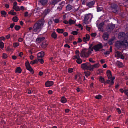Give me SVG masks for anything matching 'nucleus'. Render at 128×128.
<instances>
[{
    "label": "nucleus",
    "instance_id": "f257e3e1",
    "mask_svg": "<svg viewBox=\"0 0 128 128\" xmlns=\"http://www.w3.org/2000/svg\"><path fill=\"white\" fill-rule=\"evenodd\" d=\"M44 22L43 20H42L39 21L35 24L32 28L33 30L35 32L38 30H40L42 28Z\"/></svg>",
    "mask_w": 128,
    "mask_h": 128
},
{
    "label": "nucleus",
    "instance_id": "f03ea898",
    "mask_svg": "<svg viewBox=\"0 0 128 128\" xmlns=\"http://www.w3.org/2000/svg\"><path fill=\"white\" fill-rule=\"evenodd\" d=\"M128 45V42L126 40H124L123 41H118L116 42V47L119 48L122 46L126 47Z\"/></svg>",
    "mask_w": 128,
    "mask_h": 128
},
{
    "label": "nucleus",
    "instance_id": "7ed1b4c3",
    "mask_svg": "<svg viewBox=\"0 0 128 128\" xmlns=\"http://www.w3.org/2000/svg\"><path fill=\"white\" fill-rule=\"evenodd\" d=\"M91 53V51L89 49H83L80 52V56L81 57H87Z\"/></svg>",
    "mask_w": 128,
    "mask_h": 128
},
{
    "label": "nucleus",
    "instance_id": "20e7f679",
    "mask_svg": "<svg viewBox=\"0 0 128 128\" xmlns=\"http://www.w3.org/2000/svg\"><path fill=\"white\" fill-rule=\"evenodd\" d=\"M91 66V64L90 63L86 62L85 64H82L81 65V67L84 70H89Z\"/></svg>",
    "mask_w": 128,
    "mask_h": 128
},
{
    "label": "nucleus",
    "instance_id": "39448f33",
    "mask_svg": "<svg viewBox=\"0 0 128 128\" xmlns=\"http://www.w3.org/2000/svg\"><path fill=\"white\" fill-rule=\"evenodd\" d=\"M119 8L118 6L114 4H112L111 6V9L112 11L113 12L116 13V12Z\"/></svg>",
    "mask_w": 128,
    "mask_h": 128
},
{
    "label": "nucleus",
    "instance_id": "423d86ee",
    "mask_svg": "<svg viewBox=\"0 0 128 128\" xmlns=\"http://www.w3.org/2000/svg\"><path fill=\"white\" fill-rule=\"evenodd\" d=\"M92 16L90 14H86L84 16V23L85 24H88V22L87 21L90 18H92Z\"/></svg>",
    "mask_w": 128,
    "mask_h": 128
},
{
    "label": "nucleus",
    "instance_id": "0eeeda50",
    "mask_svg": "<svg viewBox=\"0 0 128 128\" xmlns=\"http://www.w3.org/2000/svg\"><path fill=\"white\" fill-rule=\"evenodd\" d=\"M26 66L27 69L29 70L30 72H31L32 74H33L34 73V71L32 69V68L30 66L29 63L28 62H26L25 64Z\"/></svg>",
    "mask_w": 128,
    "mask_h": 128
},
{
    "label": "nucleus",
    "instance_id": "6e6552de",
    "mask_svg": "<svg viewBox=\"0 0 128 128\" xmlns=\"http://www.w3.org/2000/svg\"><path fill=\"white\" fill-rule=\"evenodd\" d=\"M65 2V1H63L59 3L57 6V9L59 10L60 11L61 10L62 7L64 6Z\"/></svg>",
    "mask_w": 128,
    "mask_h": 128
},
{
    "label": "nucleus",
    "instance_id": "1a4fd4ad",
    "mask_svg": "<svg viewBox=\"0 0 128 128\" xmlns=\"http://www.w3.org/2000/svg\"><path fill=\"white\" fill-rule=\"evenodd\" d=\"M114 27V25L110 24L107 26L106 30L108 32H110L112 30Z\"/></svg>",
    "mask_w": 128,
    "mask_h": 128
},
{
    "label": "nucleus",
    "instance_id": "9d476101",
    "mask_svg": "<svg viewBox=\"0 0 128 128\" xmlns=\"http://www.w3.org/2000/svg\"><path fill=\"white\" fill-rule=\"evenodd\" d=\"M115 55L116 57L121 58L122 59H124V58L122 53L119 52H116L115 53Z\"/></svg>",
    "mask_w": 128,
    "mask_h": 128
},
{
    "label": "nucleus",
    "instance_id": "9b49d317",
    "mask_svg": "<svg viewBox=\"0 0 128 128\" xmlns=\"http://www.w3.org/2000/svg\"><path fill=\"white\" fill-rule=\"evenodd\" d=\"M102 47V45L101 43H100L94 46V49L96 51H98Z\"/></svg>",
    "mask_w": 128,
    "mask_h": 128
},
{
    "label": "nucleus",
    "instance_id": "f8f14e48",
    "mask_svg": "<svg viewBox=\"0 0 128 128\" xmlns=\"http://www.w3.org/2000/svg\"><path fill=\"white\" fill-rule=\"evenodd\" d=\"M100 66V65L99 63L94 64L92 66L91 65V66L90 69H89V70L90 71H92L94 68H97Z\"/></svg>",
    "mask_w": 128,
    "mask_h": 128
},
{
    "label": "nucleus",
    "instance_id": "ddd939ff",
    "mask_svg": "<svg viewBox=\"0 0 128 128\" xmlns=\"http://www.w3.org/2000/svg\"><path fill=\"white\" fill-rule=\"evenodd\" d=\"M90 36L89 34H86L85 36L84 37L83 39V41L85 42L89 40Z\"/></svg>",
    "mask_w": 128,
    "mask_h": 128
},
{
    "label": "nucleus",
    "instance_id": "4468645a",
    "mask_svg": "<svg viewBox=\"0 0 128 128\" xmlns=\"http://www.w3.org/2000/svg\"><path fill=\"white\" fill-rule=\"evenodd\" d=\"M114 78H112L110 79H108L106 82V83H107L111 85H112L114 83L113 80Z\"/></svg>",
    "mask_w": 128,
    "mask_h": 128
},
{
    "label": "nucleus",
    "instance_id": "2eb2a0df",
    "mask_svg": "<svg viewBox=\"0 0 128 128\" xmlns=\"http://www.w3.org/2000/svg\"><path fill=\"white\" fill-rule=\"evenodd\" d=\"M94 3L95 1L93 0L87 3L86 5L87 6H88L90 8H91L94 5Z\"/></svg>",
    "mask_w": 128,
    "mask_h": 128
},
{
    "label": "nucleus",
    "instance_id": "dca6fc26",
    "mask_svg": "<svg viewBox=\"0 0 128 128\" xmlns=\"http://www.w3.org/2000/svg\"><path fill=\"white\" fill-rule=\"evenodd\" d=\"M102 37L104 40H107L108 38V34L106 32H105L103 35Z\"/></svg>",
    "mask_w": 128,
    "mask_h": 128
},
{
    "label": "nucleus",
    "instance_id": "f3484780",
    "mask_svg": "<svg viewBox=\"0 0 128 128\" xmlns=\"http://www.w3.org/2000/svg\"><path fill=\"white\" fill-rule=\"evenodd\" d=\"M46 86L47 87H48L52 85L53 84V82L52 81H47L46 83Z\"/></svg>",
    "mask_w": 128,
    "mask_h": 128
},
{
    "label": "nucleus",
    "instance_id": "a211bd4d",
    "mask_svg": "<svg viewBox=\"0 0 128 128\" xmlns=\"http://www.w3.org/2000/svg\"><path fill=\"white\" fill-rule=\"evenodd\" d=\"M107 74L108 78L109 79L114 78H112V74L111 71L109 70H108L107 71Z\"/></svg>",
    "mask_w": 128,
    "mask_h": 128
},
{
    "label": "nucleus",
    "instance_id": "6ab92c4d",
    "mask_svg": "<svg viewBox=\"0 0 128 128\" xmlns=\"http://www.w3.org/2000/svg\"><path fill=\"white\" fill-rule=\"evenodd\" d=\"M44 56V52L42 51L38 53L37 54V56L38 57L42 58Z\"/></svg>",
    "mask_w": 128,
    "mask_h": 128
},
{
    "label": "nucleus",
    "instance_id": "aec40b11",
    "mask_svg": "<svg viewBox=\"0 0 128 128\" xmlns=\"http://www.w3.org/2000/svg\"><path fill=\"white\" fill-rule=\"evenodd\" d=\"M103 25L104 24L103 23H101L99 25L98 27L99 30L102 32H103V30L102 28Z\"/></svg>",
    "mask_w": 128,
    "mask_h": 128
},
{
    "label": "nucleus",
    "instance_id": "412c9836",
    "mask_svg": "<svg viewBox=\"0 0 128 128\" xmlns=\"http://www.w3.org/2000/svg\"><path fill=\"white\" fill-rule=\"evenodd\" d=\"M99 80L101 82L104 83V84H106V82L105 81L104 78L100 76L99 78Z\"/></svg>",
    "mask_w": 128,
    "mask_h": 128
},
{
    "label": "nucleus",
    "instance_id": "4be33fe9",
    "mask_svg": "<svg viewBox=\"0 0 128 128\" xmlns=\"http://www.w3.org/2000/svg\"><path fill=\"white\" fill-rule=\"evenodd\" d=\"M48 2V0H39V2L43 5L46 4Z\"/></svg>",
    "mask_w": 128,
    "mask_h": 128
},
{
    "label": "nucleus",
    "instance_id": "5701e85b",
    "mask_svg": "<svg viewBox=\"0 0 128 128\" xmlns=\"http://www.w3.org/2000/svg\"><path fill=\"white\" fill-rule=\"evenodd\" d=\"M44 39L45 38L44 37H42V38L39 37L36 39V41L37 42L39 43L44 40Z\"/></svg>",
    "mask_w": 128,
    "mask_h": 128
},
{
    "label": "nucleus",
    "instance_id": "b1692460",
    "mask_svg": "<svg viewBox=\"0 0 128 128\" xmlns=\"http://www.w3.org/2000/svg\"><path fill=\"white\" fill-rule=\"evenodd\" d=\"M125 36V33L123 32H120L118 35V37L121 38H122L124 37Z\"/></svg>",
    "mask_w": 128,
    "mask_h": 128
},
{
    "label": "nucleus",
    "instance_id": "393cba45",
    "mask_svg": "<svg viewBox=\"0 0 128 128\" xmlns=\"http://www.w3.org/2000/svg\"><path fill=\"white\" fill-rule=\"evenodd\" d=\"M115 38V37L114 36L112 37L110 40L108 42V43L110 45H112V44L113 43V41L114 40Z\"/></svg>",
    "mask_w": 128,
    "mask_h": 128
},
{
    "label": "nucleus",
    "instance_id": "a878e982",
    "mask_svg": "<svg viewBox=\"0 0 128 128\" xmlns=\"http://www.w3.org/2000/svg\"><path fill=\"white\" fill-rule=\"evenodd\" d=\"M60 0H52L50 2V4L54 5Z\"/></svg>",
    "mask_w": 128,
    "mask_h": 128
},
{
    "label": "nucleus",
    "instance_id": "bb28decb",
    "mask_svg": "<svg viewBox=\"0 0 128 128\" xmlns=\"http://www.w3.org/2000/svg\"><path fill=\"white\" fill-rule=\"evenodd\" d=\"M66 10L68 11H69L72 9V6L70 5H68L66 6Z\"/></svg>",
    "mask_w": 128,
    "mask_h": 128
},
{
    "label": "nucleus",
    "instance_id": "cd10ccee",
    "mask_svg": "<svg viewBox=\"0 0 128 128\" xmlns=\"http://www.w3.org/2000/svg\"><path fill=\"white\" fill-rule=\"evenodd\" d=\"M47 45V44L46 42H43L41 46L42 48H44L46 47Z\"/></svg>",
    "mask_w": 128,
    "mask_h": 128
},
{
    "label": "nucleus",
    "instance_id": "c85d7f7f",
    "mask_svg": "<svg viewBox=\"0 0 128 128\" xmlns=\"http://www.w3.org/2000/svg\"><path fill=\"white\" fill-rule=\"evenodd\" d=\"M61 102L63 103H65L66 101V100L64 97H63L61 99Z\"/></svg>",
    "mask_w": 128,
    "mask_h": 128
},
{
    "label": "nucleus",
    "instance_id": "c756f323",
    "mask_svg": "<svg viewBox=\"0 0 128 128\" xmlns=\"http://www.w3.org/2000/svg\"><path fill=\"white\" fill-rule=\"evenodd\" d=\"M22 71V70L20 67H18L17 68H16V72H18V73H20Z\"/></svg>",
    "mask_w": 128,
    "mask_h": 128
},
{
    "label": "nucleus",
    "instance_id": "7c9ffc66",
    "mask_svg": "<svg viewBox=\"0 0 128 128\" xmlns=\"http://www.w3.org/2000/svg\"><path fill=\"white\" fill-rule=\"evenodd\" d=\"M13 8L16 11H18L20 10V9L19 7L18 6H13Z\"/></svg>",
    "mask_w": 128,
    "mask_h": 128
},
{
    "label": "nucleus",
    "instance_id": "2f4dec72",
    "mask_svg": "<svg viewBox=\"0 0 128 128\" xmlns=\"http://www.w3.org/2000/svg\"><path fill=\"white\" fill-rule=\"evenodd\" d=\"M75 22V21L72 19H70L68 20V23L70 24H74Z\"/></svg>",
    "mask_w": 128,
    "mask_h": 128
},
{
    "label": "nucleus",
    "instance_id": "473e14b6",
    "mask_svg": "<svg viewBox=\"0 0 128 128\" xmlns=\"http://www.w3.org/2000/svg\"><path fill=\"white\" fill-rule=\"evenodd\" d=\"M56 31L58 32L59 33H62L64 32L63 30L61 29H57Z\"/></svg>",
    "mask_w": 128,
    "mask_h": 128
},
{
    "label": "nucleus",
    "instance_id": "72a5a7b5",
    "mask_svg": "<svg viewBox=\"0 0 128 128\" xmlns=\"http://www.w3.org/2000/svg\"><path fill=\"white\" fill-rule=\"evenodd\" d=\"M13 10H11L8 13L9 14H10L12 15H16V13L15 12H14Z\"/></svg>",
    "mask_w": 128,
    "mask_h": 128
},
{
    "label": "nucleus",
    "instance_id": "f704fd0d",
    "mask_svg": "<svg viewBox=\"0 0 128 128\" xmlns=\"http://www.w3.org/2000/svg\"><path fill=\"white\" fill-rule=\"evenodd\" d=\"M76 62L78 64H80L82 63V60L79 58L77 59Z\"/></svg>",
    "mask_w": 128,
    "mask_h": 128
},
{
    "label": "nucleus",
    "instance_id": "c9c22d12",
    "mask_svg": "<svg viewBox=\"0 0 128 128\" xmlns=\"http://www.w3.org/2000/svg\"><path fill=\"white\" fill-rule=\"evenodd\" d=\"M116 64L120 67H122L123 65L122 64L121 62L119 61H117Z\"/></svg>",
    "mask_w": 128,
    "mask_h": 128
},
{
    "label": "nucleus",
    "instance_id": "e433bc0d",
    "mask_svg": "<svg viewBox=\"0 0 128 128\" xmlns=\"http://www.w3.org/2000/svg\"><path fill=\"white\" fill-rule=\"evenodd\" d=\"M52 38H56L57 37V35L55 32H53L52 34Z\"/></svg>",
    "mask_w": 128,
    "mask_h": 128
},
{
    "label": "nucleus",
    "instance_id": "4c0bfd02",
    "mask_svg": "<svg viewBox=\"0 0 128 128\" xmlns=\"http://www.w3.org/2000/svg\"><path fill=\"white\" fill-rule=\"evenodd\" d=\"M18 20V18L16 16H15L13 18L12 20L14 22H17Z\"/></svg>",
    "mask_w": 128,
    "mask_h": 128
},
{
    "label": "nucleus",
    "instance_id": "58836bf2",
    "mask_svg": "<svg viewBox=\"0 0 128 128\" xmlns=\"http://www.w3.org/2000/svg\"><path fill=\"white\" fill-rule=\"evenodd\" d=\"M102 97V96L100 95H98L96 96L95 97V98L97 99H100Z\"/></svg>",
    "mask_w": 128,
    "mask_h": 128
},
{
    "label": "nucleus",
    "instance_id": "ea45409f",
    "mask_svg": "<svg viewBox=\"0 0 128 128\" xmlns=\"http://www.w3.org/2000/svg\"><path fill=\"white\" fill-rule=\"evenodd\" d=\"M4 43L2 42H0V48H4Z\"/></svg>",
    "mask_w": 128,
    "mask_h": 128
},
{
    "label": "nucleus",
    "instance_id": "a19ab883",
    "mask_svg": "<svg viewBox=\"0 0 128 128\" xmlns=\"http://www.w3.org/2000/svg\"><path fill=\"white\" fill-rule=\"evenodd\" d=\"M84 73L86 76H89L90 74V72L89 71L85 72Z\"/></svg>",
    "mask_w": 128,
    "mask_h": 128
},
{
    "label": "nucleus",
    "instance_id": "79ce46f5",
    "mask_svg": "<svg viewBox=\"0 0 128 128\" xmlns=\"http://www.w3.org/2000/svg\"><path fill=\"white\" fill-rule=\"evenodd\" d=\"M13 45L14 47L16 48L19 45V44L18 42H15L13 44Z\"/></svg>",
    "mask_w": 128,
    "mask_h": 128
},
{
    "label": "nucleus",
    "instance_id": "37998d69",
    "mask_svg": "<svg viewBox=\"0 0 128 128\" xmlns=\"http://www.w3.org/2000/svg\"><path fill=\"white\" fill-rule=\"evenodd\" d=\"M71 34L74 35H76L78 34V32L76 31H74L72 32H71Z\"/></svg>",
    "mask_w": 128,
    "mask_h": 128
},
{
    "label": "nucleus",
    "instance_id": "c03bdc74",
    "mask_svg": "<svg viewBox=\"0 0 128 128\" xmlns=\"http://www.w3.org/2000/svg\"><path fill=\"white\" fill-rule=\"evenodd\" d=\"M20 28V26H16L14 27L15 29L16 30H18Z\"/></svg>",
    "mask_w": 128,
    "mask_h": 128
},
{
    "label": "nucleus",
    "instance_id": "a18cd8bd",
    "mask_svg": "<svg viewBox=\"0 0 128 128\" xmlns=\"http://www.w3.org/2000/svg\"><path fill=\"white\" fill-rule=\"evenodd\" d=\"M38 61L40 62L41 63V64H43V63L44 62V61L41 58V59H39L38 58Z\"/></svg>",
    "mask_w": 128,
    "mask_h": 128
},
{
    "label": "nucleus",
    "instance_id": "49530a36",
    "mask_svg": "<svg viewBox=\"0 0 128 128\" xmlns=\"http://www.w3.org/2000/svg\"><path fill=\"white\" fill-rule=\"evenodd\" d=\"M79 54H76V55L74 56V59L75 58L78 59L80 58V57L79 56Z\"/></svg>",
    "mask_w": 128,
    "mask_h": 128
},
{
    "label": "nucleus",
    "instance_id": "de8ad7c7",
    "mask_svg": "<svg viewBox=\"0 0 128 128\" xmlns=\"http://www.w3.org/2000/svg\"><path fill=\"white\" fill-rule=\"evenodd\" d=\"M1 14L2 15H3L4 16H5L6 14V12L4 11L3 10L1 12Z\"/></svg>",
    "mask_w": 128,
    "mask_h": 128
},
{
    "label": "nucleus",
    "instance_id": "09e8293b",
    "mask_svg": "<svg viewBox=\"0 0 128 128\" xmlns=\"http://www.w3.org/2000/svg\"><path fill=\"white\" fill-rule=\"evenodd\" d=\"M89 60L90 62L92 63H94L95 62L92 59V58H90Z\"/></svg>",
    "mask_w": 128,
    "mask_h": 128
},
{
    "label": "nucleus",
    "instance_id": "8fccbe9b",
    "mask_svg": "<svg viewBox=\"0 0 128 128\" xmlns=\"http://www.w3.org/2000/svg\"><path fill=\"white\" fill-rule=\"evenodd\" d=\"M7 56L6 54L4 53L3 54L2 57L4 58H6L7 57Z\"/></svg>",
    "mask_w": 128,
    "mask_h": 128
},
{
    "label": "nucleus",
    "instance_id": "3c124183",
    "mask_svg": "<svg viewBox=\"0 0 128 128\" xmlns=\"http://www.w3.org/2000/svg\"><path fill=\"white\" fill-rule=\"evenodd\" d=\"M73 71V69L72 68H70L68 69V72L69 73H71Z\"/></svg>",
    "mask_w": 128,
    "mask_h": 128
},
{
    "label": "nucleus",
    "instance_id": "603ef678",
    "mask_svg": "<svg viewBox=\"0 0 128 128\" xmlns=\"http://www.w3.org/2000/svg\"><path fill=\"white\" fill-rule=\"evenodd\" d=\"M110 52L109 51H108L104 52V54H110Z\"/></svg>",
    "mask_w": 128,
    "mask_h": 128
},
{
    "label": "nucleus",
    "instance_id": "864d4df0",
    "mask_svg": "<svg viewBox=\"0 0 128 128\" xmlns=\"http://www.w3.org/2000/svg\"><path fill=\"white\" fill-rule=\"evenodd\" d=\"M96 34L95 33H93L91 34V36L93 37H95L96 35Z\"/></svg>",
    "mask_w": 128,
    "mask_h": 128
},
{
    "label": "nucleus",
    "instance_id": "5fc2aeb1",
    "mask_svg": "<svg viewBox=\"0 0 128 128\" xmlns=\"http://www.w3.org/2000/svg\"><path fill=\"white\" fill-rule=\"evenodd\" d=\"M124 93L128 96V90H125Z\"/></svg>",
    "mask_w": 128,
    "mask_h": 128
},
{
    "label": "nucleus",
    "instance_id": "6e6d98bb",
    "mask_svg": "<svg viewBox=\"0 0 128 128\" xmlns=\"http://www.w3.org/2000/svg\"><path fill=\"white\" fill-rule=\"evenodd\" d=\"M5 40V38L3 36H2L0 38V40Z\"/></svg>",
    "mask_w": 128,
    "mask_h": 128
},
{
    "label": "nucleus",
    "instance_id": "4d7b16f0",
    "mask_svg": "<svg viewBox=\"0 0 128 128\" xmlns=\"http://www.w3.org/2000/svg\"><path fill=\"white\" fill-rule=\"evenodd\" d=\"M23 39L22 38H20L18 39V40L19 42H21L22 41Z\"/></svg>",
    "mask_w": 128,
    "mask_h": 128
},
{
    "label": "nucleus",
    "instance_id": "13d9d810",
    "mask_svg": "<svg viewBox=\"0 0 128 128\" xmlns=\"http://www.w3.org/2000/svg\"><path fill=\"white\" fill-rule=\"evenodd\" d=\"M82 42V40L80 38H78V42Z\"/></svg>",
    "mask_w": 128,
    "mask_h": 128
},
{
    "label": "nucleus",
    "instance_id": "bf43d9fd",
    "mask_svg": "<svg viewBox=\"0 0 128 128\" xmlns=\"http://www.w3.org/2000/svg\"><path fill=\"white\" fill-rule=\"evenodd\" d=\"M63 35L65 36H66L68 35V33L67 32H64L63 33Z\"/></svg>",
    "mask_w": 128,
    "mask_h": 128
},
{
    "label": "nucleus",
    "instance_id": "052dcab7",
    "mask_svg": "<svg viewBox=\"0 0 128 128\" xmlns=\"http://www.w3.org/2000/svg\"><path fill=\"white\" fill-rule=\"evenodd\" d=\"M28 15V12H26L25 13L24 16H27Z\"/></svg>",
    "mask_w": 128,
    "mask_h": 128
},
{
    "label": "nucleus",
    "instance_id": "680f3d73",
    "mask_svg": "<svg viewBox=\"0 0 128 128\" xmlns=\"http://www.w3.org/2000/svg\"><path fill=\"white\" fill-rule=\"evenodd\" d=\"M14 25L15 24L14 23H13L12 24H11L10 25V28H12Z\"/></svg>",
    "mask_w": 128,
    "mask_h": 128
},
{
    "label": "nucleus",
    "instance_id": "e2e57ef3",
    "mask_svg": "<svg viewBox=\"0 0 128 128\" xmlns=\"http://www.w3.org/2000/svg\"><path fill=\"white\" fill-rule=\"evenodd\" d=\"M102 9L100 7H98L97 8V11L98 12H100L101 11Z\"/></svg>",
    "mask_w": 128,
    "mask_h": 128
},
{
    "label": "nucleus",
    "instance_id": "0e129e2a",
    "mask_svg": "<svg viewBox=\"0 0 128 128\" xmlns=\"http://www.w3.org/2000/svg\"><path fill=\"white\" fill-rule=\"evenodd\" d=\"M59 20L58 19H56L54 20V22L56 23H58L59 22Z\"/></svg>",
    "mask_w": 128,
    "mask_h": 128
},
{
    "label": "nucleus",
    "instance_id": "69168bd1",
    "mask_svg": "<svg viewBox=\"0 0 128 128\" xmlns=\"http://www.w3.org/2000/svg\"><path fill=\"white\" fill-rule=\"evenodd\" d=\"M10 36V35L8 34V35L6 36V38L7 39H8Z\"/></svg>",
    "mask_w": 128,
    "mask_h": 128
},
{
    "label": "nucleus",
    "instance_id": "338daca9",
    "mask_svg": "<svg viewBox=\"0 0 128 128\" xmlns=\"http://www.w3.org/2000/svg\"><path fill=\"white\" fill-rule=\"evenodd\" d=\"M78 26L79 28H81V30H82V29L83 28L82 27V25L81 24H79L78 25Z\"/></svg>",
    "mask_w": 128,
    "mask_h": 128
},
{
    "label": "nucleus",
    "instance_id": "774afa93",
    "mask_svg": "<svg viewBox=\"0 0 128 128\" xmlns=\"http://www.w3.org/2000/svg\"><path fill=\"white\" fill-rule=\"evenodd\" d=\"M43 74V72H42L40 71L39 72V75L40 76H42Z\"/></svg>",
    "mask_w": 128,
    "mask_h": 128
}]
</instances>
